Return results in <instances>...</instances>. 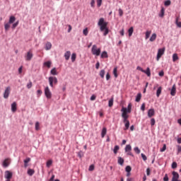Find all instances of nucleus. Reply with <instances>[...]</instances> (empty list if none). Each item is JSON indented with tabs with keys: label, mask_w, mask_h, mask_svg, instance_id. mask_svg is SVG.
<instances>
[{
	"label": "nucleus",
	"mask_w": 181,
	"mask_h": 181,
	"mask_svg": "<svg viewBox=\"0 0 181 181\" xmlns=\"http://www.w3.org/2000/svg\"><path fill=\"white\" fill-rule=\"evenodd\" d=\"M98 25L100 26V32H105L103 33V36H107L108 35L110 30H108V22H106L104 20V18H100L99 19V21L98 23Z\"/></svg>",
	"instance_id": "1"
},
{
	"label": "nucleus",
	"mask_w": 181,
	"mask_h": 181,
	"mask_svg": "<svg viewBox=\"0 0 181 181\" xmlns=\"http://www.w3.org/2000/svg\"><path fill=\"white\" fill-rule=\"evenodd\" d=\"M48 81L52 88H53V87H54V86H56L58 83L57 78L55 76H49L48 78Z\"/></svg>",
	"instance_id": "2"
},
{
	"label": "nucleus",
	"mask_w": 181,
	"mask_h": 181,
	"mask_svg": "<svg viewBox=\"0 0 181 181\" xmlns=\"http://www.w3.org/2000/svg\"><path fill=\"white\" fill-rule=\"evenodd\" d=\"M91 52H92V54H94L95 56H100L101 53V49L100 48L97 49V45H94L92 47Z\"/></svg>",
	"instance_id": "3"
},
{
	"label": "nucleus",
	"mask_w": 181,
	"mask_h": 181,
	"mask_svg": "<svg viewBox=\"0 0 181 181\" xmlns=\"http://www.w3.org/2000/svg\"><path fill=\"white\" fill-rule=\"evenodd\" d=\"M45 95L48 100H50V98H52V92L50 91L49 86H46L45 88Z\"/></svg>",
	"instance_id": "4"
},
{
	"label": "nucleus",
	"mask_w": 181,
	"mask_h": 181,
	"mask_svg": "<svg viewBox=\"0 0 181 181\" xmlns=\"http://www.w3.org/2000/svg\"><path fill=\"white\" fill-rule=\"evenodd\" d=\"M163 54H165V48L158 49L156 58L157 62H159V59H160Z\"/></svg>",
	"instance_id": "5"
},
{
	"label": "nucleus",
	"mask_w": 181,
	"mask_h": 181,
	"mask_svg": "<svg viewBox=\"0 0 181 181\" xmlns=\"http://www.w3.org/2000/svg\"><path fill=\"white\" fill-rule=\"evenodd\" d=\"M11 94V87H7L4 93V98L6 99L9 97Z\"/></svg>",
	"instance_id": "6"
},
{
	"label": "nucleus",
	"mask_w": 181,
	"mask_h": 181,
	"mask_svg": "<svg viewBox=\"0 0 181 181\" xmlns=\"http://www.w3.org/2000/svg\"><path fill=\"white\" fill-rule=\"evenodd\" d=\"M173 175V178H172V181H179V173H177V172L176 171H173L172 173Z\"/></svg>",
	"instance_id": "7"
},
{
	"label": "nucleus",
	"mask_w": 181,
	"mask_h": 181,
	"mask_svg": "<svg viewBox=\"0 0 181 181\" xmlns=\"http://www.w3.org/2000/svg\"><path fill=\"white\" fill-rule=\"evenodd\" d=\"M33 58V53H32L30 51L27 52V55L25 57L26 62H30L32 59Z\"/></svg>",
	"instance_id": "8"
},
{
	"label": "nucleus",
	"mask_w": 181,
	"mask_h": 181,
	"mask_svg": "<svg viewBox=\"0 0 181 181\" xmlns=\"http://www.w3.org/2000/svg\"><path fill=\"white\" fill-rule=\"evenodd\" d=\"M122 114H125V115H128V114H130L131 112V108H127V107H122Z\"/></svg>",
	"instance_id": "9"
},
{
	"label": "nucleus",
	"mask_w": 181,
	"mask_h": 181,
	"mask_svg": "<svg viewBox=\"0 0 181 181\" xmlns=\"http://www.w3.org/2000/svg\"><path fill=\"white\" fill-rule=\"evenodd\" d=\"M12 173L10 171L7 170L5 172V179H7V180H11L12 179Z\"/></svg>",
	"instance_id": "10"
},
{
	"label": "nucleus",
	"mask_w": 181,
	"mask_h": 181,
	"mask_svg": "<svg viewBox=\"0 0 181 181\" xmlns=\"http://www.w3.org/2000/svg\"><path fill=\"white\" fill-rule=\"evenodd\" d=\"M153 115H155V109L151 108V109L148 110V118H152V117H153Z\"/></svg>",
	"instance_id": "11"
},
{
	"label": "nucleus",
	"mask_w": 181,
	"mask_h": 181,
	"mask_svg": "<svg viewBox=\"0 0 181 181\" xmlns=\"http://www.w3.org/2000/svg\"><path fill=\"white\" fill-rule=\"evenodd\" d=\"M170 94L174 97V95H176V85H173L171 90H170Z\"/></svg>",
	"instance_id": "12"
},
{
	"label": "nucleus",
	"mask_w": 181,
	"mask_h": 181,
	"mask_svg": "<svg viewBox=\"0 0 181 181\" xmlns=\"http://www.w3.org/2000/svg\"><path fill=\"white\" fill-rule=\"evenodd\" d=\"M129 115H125V114H122V117L123 119V122H129V120H128L129 118Z\"/></svg>",
	"instance_id": "13"
},
{
	"label": "nucleus",
	"mask_w": 181,
	"mask_h": 181,
	"mask_svg": "<svg viewBox=\"0 0 181 181\" xmlns=\"http://www.w3.org/2000/svg\"><path fill=\"white\" fill-rule=\"evenodd\" d=\"M101 59H107L108 57V53H107V51H103L100 55Z\"/></svg>",
	"instance_id": "14"
},
{
	"label": "nucleus",
	"mask_w": 181,
	"mask_h": 181,
	"mask_svg": "<svg viewBox=\"0 0 181 181\" xmlns=\"http://www.w3.org/2000/svg\"><path fill=\"white\" fill-rule=\"evenodd\" d=\"M141 98H142V94L141 93H138L136 96V103H139L141 101Z\"/></svg>",
	"instance_id": "15"
},
{
	"label": "nucleus",
	"mask_w": 181,
	"mask_h": 181,
	"mask_svg": "<svg viewBox=\"0 0 181 181\" xmlns=\"http://www.w3.org/2000/svg\"><path fill=\"white\" fill-rule=\"evenodd\" d=\"M28 176H33L35 175V170L29 168L27 171Z\"/></svg>",
	"instance_id": "16"
},
{
	"label": "nucleus",
	"mask_w": 181,
	"mask_h": 181,
	"mask_svg": "<svg viewBox=\"0 0 181 181\" xmlns=\"http://www.w3.org/2000/svg\"><path fill=\"white\" fill-rule=\"evenodd\" d=\"M143 73L146 74L147 77H151V69L149 67H147L146 70H144Z\"/></svg>",
	"instance_id": "17"
},
{
	"label": "nucleus",
	"mask_w": 181,
	"mask_h": 181,
	"mask_svg": "<svg viewBox=\"0 0 181 181\" xmlns=\"http://www.w3.org/2000/svg\"><path fill=\"white\" fill-rule=\"evenodd\" d=\"M30 158L28 157L24 160V168H27L28 166V163L30 162Z\"/></svg>",
	"instance_id": "18"
},
{
	"label": "nucleus",
	"mask_w": 181,
	"mask_h": 181,
	"mask_svg": "<svg viewBox=\"0 0 181 181\" xmlns=\"http://www.w3.org/2000/svg\"><path fill=\"white\" fill-rule=\"evenodd\" d=\"M8 160H9V159L6 158L4 161H3V167L4 168H8V166H9V163L8 162Z\"/></svg>",
	"instance_id": "19"
},
{
	"label": "nucleus",
	"mask_w": 181,
	"mask_h": 181,
	"mask_svg": "<svg viewBox=\"0 0 181 181\" xmlns=\"http://www.w3.org/2000/svg\"><path fill=\"white\" fill-rule=\"evenodd\" d=\"M70 54H71V52H70V51H67L64 53L65 60H69V59H70Z\"/></svg>",
	"instance_id": "20"
},
{
	"label": "nucleus",
	"mask_w": 181,
	"mask_h": 181,
	"mask_svg": "<svg viewBox=\"0 0 181 181\" xmlns=\"http://www.w3.org/2000/svg\"><path fill=\"white\" fill-rule=\"evenodd\" d=\"M105 135H107V128L103 127L101 132V137L104 138V136H105Z\"/></svg>",
	"instance_id": "21"
},
{
	"label": "nucleus",
	"mask_w": 181,
	"mask_h": 181,
	"mask_svg": "<svg viewBox=\"0 0 181 181\" xmlns=\"http://www.w3.org/2000/svg\"><path fill=\"white\" fill-rule=\"evenodd\" d=\"M117 163L122 166L124 165V158L122 157H118Z\"/></svg>",
	"instance_id": "22"
},
{
	"label": "nucleus",
	"mask_w": 181,
	"mask_h": 181,
	"mask_svg": "<svg viewBox=\"0 0 181 181\" xmlns=\"http://www.w3.org/2000/svg\"><path fill=\"white\" fill-rule=\"evenodd\" d=\"M11 111L12 112H15L16 111V102L11 104Z\"/></svg>",
	"instance_id": "23"
},
{
	"label": "nucleus",
	"mask_w": 181,
	"mask_h": 181,
	"mask_svg": "<svg viewBox=\"0 0 181 181\" xmlns=\"http://www.w3.org/2000/svg\"><path fill=\"white\" fill-rule=\"evenodd\" d=\"M50 49H52V43L48 42L46 45H45V50H50Z\"/></svg>",
	"instance_id": "24"
},
{
	"label": "nucleus",
	"mask_w": 181,
	"mask_h": 181,
	"mask_svg": "<svg viewBox=\"0 0 181 181\" xmlns=\"http://www.w3.org/2000/svg\"><path fill=\"white\" fill-rule=\"evenodd\" d=\"M156 40V33H153L150 37V42H155Z\"/></svg>",
	"instance_id": "25"
},
{
	"label": "nucleus",
	"mask_w": 181,
	"mask_h": 181,
	"mask_svg": "<svg viewBox=\"0 0 181 181\" xmlns=\"http://www.w3.org/2000/svg\"><path fill=\"white\" fill-rule=\"evenodd\" d=\"M16 21V18H15V16H11L9 18L8 23L10 24L13 23V22H15Z\"/></svg>",
	"instance_id": "26"
},
{
	"label": "nucleus",
	"mask_w": 181,
	"mask_h": 181,
	"mask_svg": "<svg viewBox=\"0 0 181 181\" xmlns=\"http://www.w3.org/2000/svg\"><path fill=\"white\" fill-rule=\"evenodd\" d=\"M117 71H118V67L116 66L113 69V74H114L115 78H117V77H118Z\"/></svg>",
	"instance_id": "27"
},
{
	"label": "nucleus",
	"mask_w": 181,
	"mask_h": 181,
	"mask_svg": "<svg viewBox=\"0 0 181 181\" xmlns=\"http://www.w3.org/2000/svg\"><path fill=\"white\" fill-rule=\"evenodd\" d=\"M162 94V88L160 86L158 88L157 91H156V96L159 97Z\"/></svg>",
	"instance_id": "28"
},
{
	"label": "nucleus",
	"mask_w": 181,
	"mask_h": 181,
	"mask_svg": "<svg viewBox=\"0 0 181 181\" xmlns=\"http://www.w3.org/2000/svg\"><path fill=\"white\" fill-rule=\"evenodd\" d=\"M50 74H52V76H57V71L56 70V68H53L50 71Z\"/></svg>",
	"instance_id": "29"
},
{
	"label": "nucleus",
	"mask_w": 181,
	"mask_h": 181,
	"mask_svg": "<svg viewBox=\"0 0 181 181\" xmlns=\"http://www.w3.org/2000/svg\"><path fill=\"white\" fill-rule=\"evenodd\" d=\"M76 57H77V55L76 54V53H73L71 54V60L72 63H74V62H76Z\"/></svg>",
	"instance_id": "30"
},
{
	"label": "nucleus",
	"mask_w": 181,
	"mask_h": 181,
	"mask_svg": "<svg viewBox=\"0 0 181 181\" xmlns=\"http://www.w3.org/2000/svg\"><path fill=\"white\" fill-rule=\"evenodd\" d=\"M175 25H177V28H181V22L179 21V17L175 18Z\"/></svg>",
	"instance_id": "31"
},
{
	"label": "nucleus",
	"mask_w": 181,
	"mask_h": 181,
	"mask_svg": "<svg viewBox=\"0 0 181 181\" xmlns=\"http://www.w3.org/2000/svg\"><path fill=\"white\" fill-rule=\"evenodd\" d=\"M131 151H132V147L131 146V145H127L125 147V152H130Z\"/></svg>",
	"instance_id": "32"
},
{
	"label": "nucleus",
	"mask_w": 181,
	"mask_h": 181,
	"mask_svg": "<svg viewBox=\"0 0 181 181\" xmlns=\"http://www.w3.org/2000/svg\"><path fill=\"white\" fill-rule=\"evenodd\" d=\"M113 105H114V98H112L109 100L108 106L109 107H112Z\"/></svg>",
	"instance_id": "33"
},
{
	"label": "nucleus",
	"mask_w": 181,
	"mask_h": 181,
	"mask_svg": "<svg viewBox=\"0 0 181 181\" xmlns=\"http://www.w3.org/2000/svg\"><path fill=\"white\" fill-rule=\"evenodd\" d=\"M128 33H129V37L132 36V33H134V27H131V28L128 30Z\"/></svg>",
	"instance_id": "34"
},
{
	"label": "nucleus",
	"mask_w": 181,
	"mask_h": 181,
	"mask_svg": "<svg viewBox=\"0 0 181 181\" xmlns=\"http://www.w3.org/2000/svg\"><path fill=\"white\" fill-rule=\"evenodd\" d=\"M118 151H119V146H115L113 149L114 153L115 154L118 153Z\"/></svg>",
	"instance_id": "35"
},
{
	"label": "nucleus",
	"mask_w": 181,
	"mask_h": 181,
	"mask_svg": "<svg viewBox=\"0 0 181 181\" xmlns=\"http://www.w3.org/2000/svg\"><path fill=\"white\" fill-rule=\"evenodd\" d=\"M160 18H163L165 16V8H162L160 10V13L159 14Z\"/></svg>",
	"instance_id": "36"
},
{
	"label": "nucleus",
	"mask_w": 181,
	"mask_h": 181,
	"mask_svg": "<svg viewBox=\"0 0 181 181\" xmlns=\"http://www.w3.org/2000/svg\"><path fill=\"white\" fill-rule=\"evenodd\" d=\"M176 60H179V57L177 56V54H173V62H176Z\"/></svg>",
	"instance_id": "37"
},
{
	"label": "nucleus",
	"mask_w": 181,
	"mask_h": 181,
	"mask_svg": "<svg viewBox=\"0 0 181 181\" xmlns=\"http://www.w3.org/2000/svg\"><path fill=\"white\" fill-rule=\"evenodd\" d=\"M100 76L101 78H104V76H105V70L102 69L100 71Z\"/></svg>",
	"instance_id": "38"
},
{
	"label": "nucleus",
	"mask_w": 181,
	"mask_h": 181,
	"mask_svg": "<svg viewBox=\"0 0 181 181\" xmlns=\"http://www.w3.org/2000/svg\"><path fill=\"white\" fill-rule=\"evenodd\" d=\"M40 129V123L39 122H35V131H39Z\"/></svg>",
	"instance_id": "39"
},
{
	"label": "nucleus",
	"mask_w": 181,
	"mask_h": 181,
	"mask_svg": "<svg viewBox=\"0 0 181 181\" xmlns=\"http://www.w3.org/2000/svg\"><path fill=\"white\" fill-rule=\"evenodd\" d=\"M124 131H127V129H129V122H127L124 123Z\"/></svg>",
	"instance_id": "40"
},
{
	"label": "nucleus",
	"mask_w": 181,
	"mask_h": 181,
	"mask_svg": "<svg viewBox=\"0 0 181 181\" xmlns=\"http://www.w3.org/2000/svg\"><path fill=\"white\" fill-rule=\"evenodd\" d=\"M83 33L84 36H87L88 35V28H86L83 29Z\"/></svg>",
	"instance_id": "41"
},
{
	"label": "nucleus",
	"mask_w": 181,
	"mask_h": 181,
	"mask_svg": "<svg viewBox=\"0 0 181 181\" xmlns=\"http://www.w3.org/2000/svg\"><path fill=\"white\" fill-rule=\"evenodd\" d=\"M134 152H136V153H137V154L141 153V150L139 149V147H134Z\"/></svg>",
	"instance_id": "42"
},
{
	"label": "nucleus",
	"mask_w": 181,
	"mask_h": 181,
	"mask_svg": "<svg viewBox=\"0 0 181 181\" xmlns=\"http://www.w3.org/2000/svg\"><path fill=\"white\" fill-rule=\"evenodd\" d=\"M45 66H47V67L49 68L50 66H52V62L50 61H47L44 63Z\"/></svg>",
	"instance_id": "43"
},
{
	"label": "nucleus",
	"mask_w": 181,
	"mask_h": 181,
	"mask_svg": "<svg viewBox=\"0 0 181 181\" xmlns=\"http://www.w3.org/2000/svg\"><path fill=\"white\" fill-rule=\"evenodd\" d=\"M11 23H7L6 24L4 25V29L5 30H8L9 29V28H11Z\"/></svg>",
	"instance_id": "44"
},
{
	"label": "nucleus",
	"mask_w": 181,
	"mask_h": 181,
	"mask_svg": "<svg viewBox=\"0 0 181 181\" xmlns=\"http://www.w3.org/2000/svg\"><path fill=\"white\" fill-rule=\"evenodd\" d=\"M125 170H126V172H127V173H131V170H132V168H131V166L127 165V166L125 168Z\"/></svg>",
	"instance_id": "45"
},
{
	"label": "nucleus",
	"mask_w": 181,
	"mask_h": 181,
	"mask_svg": "<svg viewBox=\"0 0 181 181\" xmlns=\"http://www.w3.org/2000/svg\"><path fill=\"white\" fill-rule=\"evenodd\" d=\"M52 163H53V161L52 160H49L47 162V168H50V166H52Z\"/></svg>",
	"instance_id": "46"
},
{
	"label": "nucleus",
	"mask_w": 181,
	"mask_h": 181,
	"mask_svg": "<svg viewBox=\"0 0 181 181\" xmlns=\"http://www.w3.org/2000/svg\"><path fill=\"white\" fill-rule=\"evenodd\" d=\"M172 169H176L177 168V163L173 162L171 165Z\"/></svg>",
	"instance_id": "47"
},
{
	"label": "nucleus",
	"mask_w": 181,
	"mask_h": 181,
	"mask_svg": "<svg viewBox=\"0 0 181 181\" xmlns=\"http://www.w3.org/2000/svg\"><path fill=\"white\" fill-rule=\"evenodd\" d=\"M171 4L170 0H166L164 3L165 6H169Z\"/></svg>",
	"instance_id": "48"
},
{
	"label": "nucleus",
	"mask_w": 181,
	"mask_h": 181,
	"mask_svg": "<svg viewBox=\"0 0 181 181\" xmlns=\"http://www.w3.org/2000/svg\"><path fill=\"white\" fill-rule=\"evenodd\" d=\"M149 36H151V31L146 32V40L149 39Z\"/></svg>",
	"instance_id": "49"
},
{
	"label": "nucleus",
	"mask_w": 181,
	"mask_h": 181,
	"mask_svg": "<svg viewBox=\"0 0 181 181\" xmlns=\"http://www.w3.org/2000/svg\"><path fill=\"white\" fill-rule=\"evenodd\" d=\"M94 169H95L94 165H90L89 166L88 170H89L90 172H93V170H94Z\"/></svg>",
	"instance_id": "50"
},
{
	"label": "nucleus",
	"mask_w": 181,
	"mask_h": 181,
	"mask_svg": "<svg viewBox=\"0 0 181 181\" xmlns=\"http://www.w3.org/2000/svg\"><path fill=\"white\" fill-rule=\"evenodd\" d=\"M18 25H19V21H17V22L14 23L12 25V29H15V28H16V26H18Z\"/></svg>",
	"instance_id": "51"
},
{
	"label": "nucleus",
	"mask_w": 181,
	"mask_h": 181,
	"mask_svg": "<svg viewBox=\"0 0 181 181\" xmlns=\"http://www.w3.org/2000/svg\"><path fill=\"white\" fill-rule=\"evenodd\" d=\"M42 90H37V97H40V95H42Z\"/></svg>",
	"instance_id": "52"
},
{
	"label": "nucleus",
	"mask_w": 181,
	"mask_h": 181,
	"mask_svg": "<svg viewBox=\"0 0 181 181\" xmlns=\"http://www.w3.org/2000/svg\"><path fill=\"white\" fill-rule=\"evenodd\" d=\"M103 4V0H97V5L98 6V8H100V6H101Z\"/></svg>",
	"instance_id": "53"
},
{
	"label": "nucleus",
	"mask_w": 181,
	"mask_h": 181,
	"mask_svg": "<svg viewBox=\"0 0 181 181\" xmlns=\"http://www.w3.org/2000/svg\"><path fill=\"white\" fill-rule=\"evenodd\" d=\"M78 156L79 158H83V157L84 156V153H83V151H79V152L78 153Z\"/></svg>",
	"instance_id": "54"
},
{
	"label": "nucleus",
	"mask_w": 181,
	"mask_h": 181,
	"mask_svg": "<svg viewBox=\"0 0 181 181\" xmlns=\"http://www.w3.org/2000/svg\"><path fill=\"white\" fill-rule=\"evenodd\" d=\"M155 122H156L155 118H152L151 119V127H153V125H155Z\"/></svg>",
	"instance_id": "55"
},
{
	"label": "nucleus",
	"mask_w": 181,
	"mask_h": 181,
	"mask_svg": "<svg viewBox=\"0 0 181 181\" xmlns=\"http://www.w3.org/2000/svg\"><path fill=\"white\" fill-rule=\"evenodd\" d=\"M160 152H165L166 151V144H163V146L162 148H160Z\"/></svg>",
	"instance_id": "56"
},
{
	"label": "nucleus",
	"mask_w": 181,
	"mask_h": 181,
	"mask_svg": "<svg viewBox=\"0 0 181 181\" xmlns=\"http://www.w3.org/2000/svg\"><path fill=\"white\" fill-rule=\"evenodd\" d=\"M141 158H142L143 160H144V161L147 160L148 158L146 157V156L145 154L141 153Z\"/></svg>",
	"instance_id": "57"
},
{
	"label": "nucleus",
	"mask_w": 181,
	"mask_h": 181,
	"mask_svg": "<svg viewBox=\"0 0 181 181\" xmlns=\"http://www.w3.org/2000/svg\"><path fill=\"white\" fill-rule=\"evenodd\" d=\"M32 86H33V83H32V81H30L28 84H27V88H32Z\"/></svg>",
	"instance_id": "58"
},
{
	"label": "nucleus",
	"mask_w": 181,
	"mask_h": 181,
	"mask_svg": "<svg viewBox=\"0 0 181 181\" xmlns=\"http://www.w3.org/2000/svg\"><path fill=\"white\" fill-rule=\"evenodd\" d=\"M111 78V75H110V73H107L106 74V80L107 81H108V80H110Z\"/></svg>",
	"instance_id": "59"
},
{
	"label": "nucleus",
	"mask_w": 181,
	"mask_h": 181,
	"mask_svg": "<svg viewBox=\"0 0 181 181\" xmlns=\"http://www.w3.org/2000/svg\"><path fill=\"white\" fill-rule=\"evenodd\" d=\"M136 70H139V71H141L142 73H144V71H145V70H144V69H142V67L138 66L136 67Z\"/></svg>",
	"instance_id": "60"
},
{
	"label": "nucleus",
	"mask_w": 181,
	"mask_h": 181,
	"mask_svg": "<svg viewBox=\"0 0 181 181\" xmlns=\"http://www.w3.org/2000/svg\"><path fill=\"white\" fill-rule=\"evenodd\" d=\"M122 15H124V11H122V9L119 8V16H122Z\"/></svg>",
	"instance_id": "61"
},
{
	"label": "nucleus",
	"mask_w": 181,
	"mask_h": 181,
	"mask_svg": "<svg viewBox=\"0 0 181 181\" xmlns=\"http://www.w3.org/2000/svg\"><path fill=\"white\" fill-rule=\"evenodd\" d=\"M146 175H147V176H150V175H151V168H147L146 169Z\"/></svg>",
	"instance_id": "62"
},
{
	"label": "nucleus",
	"mask_w": 181,
	"mask_h": 181,
	"mask_svg": "<svg viewBox=\"0 0 181 181\" xmlns=\"http://www.w3.org/2000/svg\"><path fill=\"white\" fill-rule=\"evenodd\" d=\"M164 181H169V177H168V174H165V175L163 177Z\"/></svg>",
	"instance_id": "63"
},
{
	"label": "nucleus",
	"mask_w": 181,
	"mask_h": 181,
	"mask_svg": "<svg viewBox=\"0 0 181 181\" xmlns=\"http://www.w3.org/2000/svg\"><path fill=\"white\" fill-rule=\"evenodd\" d=\"M141 111H145V103H143L141 106Z\"/></svg>",
	"instance_id": "64"
}]
</instances>
